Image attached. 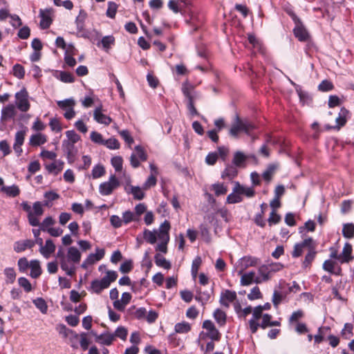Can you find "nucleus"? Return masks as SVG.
<instances>
[{
	"label": "nucleus",
	"instance_id": "obj_31",
	"mask_svg": "<svg viewBox=\"0 0 354 354\" xmlns=\"http://www.w3.org/2000/svg\"><path fill=\"white\" fill-rule=\"evenodd\" d=\"M87 18V13L85 10L81 9L77 16L75 23L78 32H82L84 29V22Z\"/></svg>",
	"mask_w": 354,
	"mask_h": 354
},
{
	"label": "nucleus",
	"instance_id": "obj_4",
	"mask_svg": "<svg viewBox=\"0 0 354 354\" xmlns=\"http://www.w3.org/2000/svg\"><path fill=\"white\" fill-rule=\"evenodd\" d=\"M289 15L295 24L293 29L295 37H297L300 41H306L308 38V33L304 28L301 21L295 13L289 12Z\"/></svg>",
	"mask_w": 354,
	"mask_h": 354
},
{
	"label": "nucleus",
	"instance_id": "obj_14",
	"mask_svg": "<svg viewBox=\"0 0 354 354\" xmlns=\"http://www.w3.org/2000/svg\"><path fill=\"white\" fill-rule=\"evenodd\" d=\"M259 262V259L254 257L245 256L242 257L239 262V267L240 268L239 272V274L249 267L256 266Z\"/></svg>",
	"mask_w": 354,
	"mask_h": 354
},
{
	"label": "nucleus",
	"instance_id": "obj_13",
	"mask_svg": "<svg viewBox=\"0 0 354 354\" xmlns=\"http://www.w3.org/2000/svg\"><path fill=\"white\" fill-rule=\"evenodd\" d=\"M62 149H63L64 153L66 156L68 162L70 163L73 162L75 160V156L77 153V149L75 146V143L63 140Z\"/></svg>",
	"mask_w": 354,
	"mask_h": 354
},
{
	"label": "nucleus",
	"instance_id": "obj_9",
	"mask_svg": "<svg viewBox=\"0 0 354 354\" xmlns=\"http://www.w3.org/2000/svg\"><path fill=\"white\" fill-rule=\"evenodd\" d=\"M95 251V253H91L83 261L81 265L82 268L86 269L88 266L94 264L104 257L105 254L104 249L96 248Z\"/></svg>",
	"mask_w": 354,
	"mask_h": 354
},
{
	"label": "nucleus",
	"instance_id": "obj_2",
	"mask_svg": "<svg viewBox=\"0 0 354 354\" xmlns=\"http://www.w3.org/2000/svg\"><path fill=\"white\" fill-rule=\"evenodd\" d=\"M255 128L256 126L252 122L248 119H241L236 115L230 129V134L234 138H237L241 132L250 136Z\"/></svg>",
	"mask_w": 354,
	"mask_h": 354
},
{
	"label": "nucleus",
	"instance_id": "obj_25",
	"mask_svg": "<svg viewBox=\"0 0 354 354\" xmlns=\"http://www.w3.org/2000/svg\"><path fill=\"white\" fill-rule=\"evenodd\" d=\"M170 229V223L168 221L165 220L160 226L158 233L159 240L169 241V231Z\"/></svg>",
	"mask_w": 354,
	"mask_h": 354
},
{
	"label": "nucleus",
	"instance_id": "obj_12",
	"mask_svg": "<svg viewBox=\"0 0 354 354\" xmlns=\"http://www.w3.org/2000/svg\"><path fill=\"white\" fill-rule=\"evenodd\" d=\"M252 318L249 320V326H250V329L252 332V333H255L259 327V324L258 323V320L263 317V311L261 310V308L259 307L258 306H256L253 310H252Z\"/></svg>",
	"mask_w": 354,
	"mask_h": 354
},
{
	"label": "nucleus",
	"instance_id": "obj_50",
	"mask_svg": "<svg viewBox=\"0 0 354 354\" xmlns=\"http://www.w3.org/2000/svg\"><path fill=\"white\" fill-rule=\"evenodd\" d=\"M55 223V221L52 216H48L44 219L42 223L40 224V228L44 232H47L48 229L51 228Z\"/></svg>",
	"mask_w": 354,
	"mask_h": 354
},
{
	"label": "nucleus",
	"instance_id": "obj_58",
	"mask_svg": "<svg viewBox=\"0 0 354 354\" xmlns=\"http://www.w3.org/2000/svg\"><path fill=\"white\" fill-rule=\"evenodd\" d=\"M135 151L136 152V155L141 161H145L147 159V155L144 149V148L140 145H137L134 148Z\"/></svg>",
	"mask_w": 354,
	"mask_h": 354
},
{
	"label": "nucleus",
	"instance_id": "obj_38",
	"mask_svg": "<svg viewBox=\"0 0 354 354\" xmlns=\"http://www.w3.org/2000/svg\"><path fill=\"white\" fill-rule=\"evenodd\" d=\"M1 191L10 197H16L20 194V189L16 185L12 186H3Z\"/></svg>",
	"mask_w": 354,
	"mask_h": 354
},
{
	"label": "nucleus",
	"instance_id": "obj_5",
	"mask_svg": "<svg viewBox=\"0 0 354 354\" xmlns=\"http://www.w3.org/2000/svg\"><path fill=\"white\" fill-rule=\"evenodd\" d=\"M81 257V252L75 247L72 246L68 248L66 254V259L68 260L67 264L68 267L73 268V270L70 274H66L67 275L72 277L75 274L76 270L75 264L80 261Z\"/></svg>",
	"mask_w": 354,
	"mask_h": 354
},
{
	"label": "nucleus",
	"instance_id": "obj_10",
	"mask_svg": "<svg viewBox=\"0 0 354 354\" xmlns=\"http://www.w3.org/2000/svg\"><path fill=\"white\" fill-rule=\"evenodd\" d=\"M203 328L207 330V335L212 341L220 340L221 333L211 320H205L203 323Z\"/></svg>",
	"mask_w": 354,
	"mask_h": 354
},
{
	"label": "nucleus",
	"instance_id": "obj_24",
	"mask_svg": "<svg viewBox=\"0 0 354 354\" xmlns=\"http://www.w3.org/2000/svg\"><path fill=\"white\" fill-rule=\"evenodd\" d=\"M237 167L235 166L233 163L227 164L222 172L221 178L225 179L227 178L228 180H232L235 178L238 174Z\"/></svg>",
	"mask_w": 354,
	"mask_h": 354
},
{
	"label": "nucleus",
	"instance_id": "obj_19",
	"mask_svg": "<svg viewBox=\"0 0 354 354\" xmlns=\"http://www.w3.org/2000/svg\"><path fill=\"white\" fill-rule=\"evenodd\" d=\"M56 249L55 245L51 239L46 241L45 245L39 248V252L45 259H48Z\"/></svg>",
	"mask_w": 354,
	"mask_h": 354
},
{
	"label": "nucleus",
	"instance_id": "obj_57",
	"mask_svg": "<svg viewBox=\"0 0 354 354\" xmlns=\"http://www.w3.org/2000/svg\"><path fill=\"white\" fill-rule=\"evenodd\" d=\"M203 22L202 17L192 14L190 17L189 23L194 27V30H196Z\"/></svg>",
	"mask_w": 354,
	"mask_h": 354
},
{
	"label": "nucleus",
	"instance_id": "obj_49",
	"mask_svg": "<svg viewBox=\"0 0 354 354\" xmlns=\"http://www.w3.org/2000/svg\"><path fill=\"white\" fill-rule=\"evenodd\" d=\"M111 162L115 171L120 172L122 171L123 160L121 156L113 157Z\"/></svg>",
	"mask_w": 354,
	"mask_h": 354
},
{
	"label": "nucleus",
	"instance_id": "obj_40",
	"mask_svg": "<svg viewBox=\"0 0 354 354\" xmlns=\"http://www.w3.org/2000/svg\"><path fill=\"white\" fill-rule=\"evenodd\" d=\"M106 174L104 167L102 164H97L93 167L91 177L93 179H97L102 177Z\"/></svg>",
	"mask_w": 354,
	"mask_h": 354
},
{
	"label": "nucleus",
	"instance_id": "obj_43",
	"mask_svg": "<svg viewBox=\"0 0 354 354\" xmlns=\"http://www.w3.org/2000/svg\"><path fill=\"white\" fill-rule=\"evenodd\" d=\"M6 283H13L16 279V272L13 268H6L3 270Z\"/></svg>",
	"mask_w": 354,
	"mask_h": 354
},
{
	"label": "nucleus",
	"instance_id": "obj_60",
	"mask_svg": "<svg viewBox=\"0 0 354 354\" xmlns=\"http://www.w3.org/2000/svg\"><path fill=\"white\" fill-rule=\"evenodd\" d=\"M262 295L260 291V289L258 286H255L252 288L250 290V292L248 295V298L250 300H254L257 299H260Z\"/></svg>",
	"mask_w": 354,
	"mask_h": 354
},
{
	"label": "nucleus",
	"instance_id": "obj_61",
	"mask_svg": "<svg viewBox=\"0 0 354 354\" xmlns=\"http://www.w3.org/2000/svg\"><path fill=\"white\" fill-rule=\"evenodd\" d=\"M118 277V273L113 270H109L106 272V275L103 277L102 279H105L106 282L109 283V286H110L111 283L116 280Z\"/></svg>",
	"mask_w": 354,
	"mask_h": 354
},
{
	"label": "nucleus",
	"instance_id": "obj_23",
	"mask_svg": "<svg viewBox=\"0 0 354 354\" xmlns=\"http://www.w3.org/2000/svg\"><path fill=\"white\" fill-rule=\"evenodd\" d=\"M248 156L242 151H237L234 153L232 163L239 168L245 167Z\"/></svg>",
	"mask_w": 354,
	"mask_h": 354
},
{
	"label": "nucleus",
	"instance_id": "obj_39",
	"mask_svg": "<svg viewBox=\"0 0 354 354\" xmlns=\"http://www.w3.org/2000/svg\"><path fill=\"white\" fill-rule=\"evenodd\" d=\"M154 260L156 266L165 269L169 270L171 268V263L162 255L157 253L154 256Z\"/></svg>",
	"mask_w": 354,
	"mask_h": 354
},
{
	"label": "nucleus",
	"instance_id": "obj_47",
	"mask_svg": "<svg viewBox=\"0 0 354 354\" xmlns=\"http://www.w3.org/2000/svg\"><path fill=\"white\" fill-rule=\"evenodd\" d=\"M174 329L177 333H187L191 330V325L188 322H183L177 323Z\"/></svg>",
	"mask_w": 354,
	"mask_h": 354
},
{
	"label": "nucleus",
	"instance_id": "obj_20",
	"mask_svg": "<svg viewBox=\"0 0 354 354\" xmlns=\"http://www.w3.org/2000/svg\"><path fill=\"white\" fill-rule=\"evenodd\" d=\"M212 293V289L209 290H202L198 289L196 291L195 299L201 304L202 306H205L210 299Z\"/></svg>",
	"mask_w": 354,
	"mask_h": 354
},
{
	"label": "nucleus",
	"instance_id": "obj_29",
	"mask_svg": "<svg viewBox=\"0 0 354 354\" xmlns=\"http://www.w3.org/2000/svg\"><path fill=\"white\" fill-rule=\"evenodd\" d=\"M352 245L348 243H346L339 257V259H341V263H348L352 259Z\"/></svg>",
	"mask_w": 354,
	"mask_h": 354
},
{
	"label": "nucleus",
	"instance_id": "obj_37",
	"mask_svg": "<svg viewBox=\"0 0 354 354\" xmlns=\"http://www.w3.org/2000/svg\"><path fill=\"white\" fill-rule=\"evenodd\" d=\"M114 335L113 334L104 333L96 336V341L103 345L109 346L113 343Z\"/></svg>",
	"mask_w": 354,
	"mask_h": 354
},
{
	"label": "nucleus",
	"instance_id": "obj_33",
	"mask_svg": "<svg viewBox=\"0 0 354 354\" xmlns=\"http://www.w3.org/2000/svg\"><path fill=\"white\" fill-rule=\"evenodd\" d=\"M213 317L219 326H224L225 325L227 315L224 311L220 308H216L214 311Z\"/></svg>",
	"mask_w": 354,
	"mask_h": 354
},
{
	"label": "nucleus",
	"instance_id": "obj_55",
	"mask_svg": "<svg viewBox=\"0 0 354 354\" xmlns=\"http://www.w3.org/2000/svg\"><path fill=\"white\" fill-rule=\"evenodd\" d=\"M134 210L133 213L139 221L140 216L147 212V205L145 203H139L135 206Z\"/></svg>",
	"mask_w": 354,
	"mask_h": 354
},
{
	"label": "nucleus",
	"instance_id": "obj_53",
	"mask_svg": "<svg viewBox=\"0 0 354 354\" xmlns=\"http://www.w3.org/2000/svg\"><path fill=\"white\" fill-rule=\"evenodd\" d=\"M67 139L64 141L76 143L80 140V136L73 130H69L66 132Z\"/></svg>",
	"mask_w": 354,
	"mask_h": 354
},
{
	"label": "nucleus",
	"instance_id": "obj_27",
	"mask_svg": "<svg viewBox=\"0 0 354 354\" xmlns=\"http://www.w3.org/2000/svg\"><path fill=\"white\" fill-rule=\"evenodd\" d=\"M257 279L256 273L254 271H250L241 275L240 283L241 286H247L252 283H256V279Z\"/></svg>",
	"mask_w": 354,
	"mask_h": 354
},
{
	"label": "nucleus",
	"instance_id": "obj_17",
	"mask_svg": "<svg viewBox=\"0 0 354 354\" xmlns=\"http://www.w3.org/2000/svg\"><path fill=\"white\" fill-rule=\"evenodd\" d=\"M52 9H46L39 10V17L41 18L40 20V27L41 29H47L50 27L52 24Z\"/></svg>",
	"mask_w": 354,
	"mask_h": 354
},
{
	"label": "nucleus",
	"instance_id": "obj_22",
	"mask_svg": "<svg viewBox=\"0 0 354 354\" xmlns=\"http://www.w3.org/2000/svg\"><path fill=\"white\" fill-rule=\"evenodd\" d=\"M35 245V242L30 239L19 241L14 244V250L19 253L24 251L27 248H32Z\"/></svg>",
	"mask_w": 354,
	"mask_h": 354
},
{
	"label": "nucleus",
	"instance_id": "obj_7",
	"mask_svg": "<svg viewBox=\"0 0 354 354\" xmlns=\"http://www.w3.org/2000/svg\"><path fill=\"white\" fill-rule=\"evenodd\" d=\"M57 106L63 111H64V116L66 120H71L75 115L74 106L75 101L73 98L65 99L64 100H59L57 102Z\"/></svg>",
	"mask_w": 354,
	"mask_h": 354
},
{
	"label": "nucleus",
	"instance_id": "obj_26",
	"mask_svg": "<svg viewBox=\"0 0 354 354\" xmlns=\"http://www.w3.org/2000/svg\"><path fill=\"white\" fill-rule=\"evenodd\" d=\"M15 115V106L9 104L2 109L1 118L2 120L6 121L14 118Z\"/></svg>",
	"mask_w": 354,
	"mask_h": 354
},
{
	"label": "nucleus",
	"instance_id": "obj_1",
	"mask_svg": "<svg viewBox=\"0 0 354 354\" xmlns=\"http://www.w3.org/2000/svg\"><path fill=\"white\" fill-rule=\"evenodd\" d=\"M254 194L255 191L252 187H246L236 181L234 183L232 192L227 196L226 203L228 204L239 203L243 201V195L248 198H252Z\"/></svg>",
	"mask_w": 354,
	"mask_h": 354
},
{
	"label": "nucleus",
	"instance_id": "obj_45",
	"mask_svg": "<svg viewBox=\"0 0 354 354\" xmlns=\"http://www.w3.org/2000/svg\"><path fill=\"white\" fill-rule=\"evenodd\" d=\"M342 234L346 239H352L354 236V224H344L342 228Z\"/></svg>",
	"mask_w": 354,
	"mask_h": 354
},
{
	"label": "nucleus",
	"instance_id": "obj_59",
	"mask_svg": "<svg viewBox=\"0 0 354 354\" xmlns=\"http://www.w3.org/2000/svg\"><path fill=\"white\" fill-rule=\"evenodd\" d=\"M315 229V223L313 221L308 220L304 226L299 228V233H302L304 230L307 232H313Z\"/></svg>",
	"mask_w": 354,
	"mask_h": 354
},
{
	"label": "nucleus",
	"instance_id": "obj_62",
	"mask_svg": "<svg viewBox=\"0 0 354 354\" xmlns=\"http://www.w3.org/2000/svg\"><path fill=\"white\" fill-rule=\"evenodd\" d=\"M201 262H202V260L200 257H197L193 260L191 270H192V274L194 276V277H196V276L198 273L199 267L201 264Z\"/></svg>",
	"mask_w": 354,
	"mask_h": 354
},
{
	"label": "nucleus",
	"instance_id": "obj_48",
	"mask_svg": "<svg viewBox=\"0 0 354 354\" xmlns=\"http://www.w3.org/2000/svg\"><path fill=\"white\" fill-rule=\"evenodd\" d=\"M57 78L65 83H72L75 81L73 75L66 71H60Z\"/></svg>",
	"mask_w": 354,
	"mask_h": 354
},
{
	"label": "nucleus",
	"instance_id": "obj_35",
	"mask_svg": "<svg viewBox=\"0 0 354 354\" xmlns=\"http://www.w3.org/2000/svg\"><path fill=\"white\" fill-rule=\"evenodd\" d=\"M210 189L214 192L216 196H219L227 192V186L222 183H216L212 185Z\"/></svg>",
	"mask_w": 354,
	"mask_h": 354
},
{
	"label": "nucleus",
	"instance_id": "obj_28",
	"mask_svg": "<svg viewBox=\"0 0 354 354\" xmlns=\"http://www.w3.org/2000/svg\"><path fill=\"white\" fill-rule=\"evenodd\" d=\"M55 161L50 164L46 165L45 167L49 173L57 175L64 167V162L60 160H54Z\"/></svg>",
	"mask_w": 354,
	"mask_h": 354
},
{
	"label": "nucleus",
	"instance_id": "obj_41",
	"mask_svg": "<svg viewBox=\"0 0 354 354\" xmlns=\"http://www.w3.org/2000/svg\"><path fill=\"white\" fill-rule=\"evenodd\" d=\"M349 111L344 107H342L339 113L338 117L336 118V122L339 127L344 126L348 119Z\"/></svg>",
	"mask_w": 354,
	"mask_h": 354
},
{
	"label": "nucleus",
	"instance_id": "obj_64",
	"mask_svg": "<svg viewBox=\"0 0 354 354\" xmlns=\"http://www.w3.org/2000/svg\"><path fill=\"white\" fill-rule=\"evenodd\" d=\"M19 270L21 272H25L30 266V262L26 257L20 258L17 261Z\"/></svg>",
	"mask_w": 354,
	"mask_h": 354
},
{
	"label": "nucleus",
	"instance_id": "obj_8",
	"mask_svg": "<svg viewBox=\"0 0 354 354\" xmlns=\"http://www.w3.org/2000/svg\"><path fill=\"white\" fill-rule=\"evenodd\" d=\"M237 298L236 292L230 290H224L221 292L219 303L220 304L228 308L230 306V304L234 302Z\"/></svg>",
	"mask_w": 354,
	"mask_h": 354
},
{
	"label": "nucleus",
	"instance_id": "obj_30",
	"mask_svg": "<svg viewBox=\"0 0 354 354\" xmlns=\"http://www.w3.org/2000/svg\"><path fill=\"white\" fill-rule=\"evenodd\" d=\"M47 141V137L41 133L33 134L30 136L29 144L31 146L37 147L44 145Z\"/></svg>",
	"mask_w": 354,
	"mask_h": 354
},
{
	"label": "nucleus",
	"instance_id": "obj_42",
	"mask_svg": "<svg viewBox=\"0 0 354 354\" xmlns=\"http://www.w3.org/2000/svg\"><path fill=\"white\" fill-rule=\"evenodd\" d=\"M130 191L126 189L127 193H130L133 196V198L137 200H142L145 197V193L142 189L138 186H130Z\"/></svg>",
	"mask_w": 354,
	"mask_h": 354
},
{
	"label": "nucleus",
	"instance_id": "obj_18",
	"mask_svg": "<svg viewBox=\"0 0 354 354\" xmlns=\"http://www.w3.org/2000/svg\"><path fill=\"white\" fill-rule=\"evenodd\" d=\"M56 258L59 259L60 267L63 271L65 272L66 274H70L73 270L71 267H68L66 259V255L64 254V252L62 248H59L56 254Z\"/></svg>",
	"mask_w": 354,
	"mask_h": 354
},
{
	"label": "nucleus",
	"instance_id": "obj_16",
	"mask_svg": "<svg viewBox=\"0 0 354 354\" xmlns=\"http://www.w3.org/2000/svg\"><path fill=\"white\" fill-rule=\"evenodd\" d=\"M93 118L97 123L106 126L112 122L111 118L102 113V106H97L94 109Z\"/></svg>",
	"mask_w": 354,
	"mask_h": 354
},
{
	"label": "nucleus",
	"instance_id": "obj_32",
	"mask_svg": "<svg viewBox=\"0 0 354 354\" xmlns=\"http://www.w3.org/2000/svg\"><path fill=\"white\" fill-rule=\"evenodd\" d=\"M30 277L36 279L39 277L41 274V268L40 266V263L38 260H31L30 261Z\"/></svg>",
	"mask_w": 354,
	"mask_h": 354
},
{
	"label": "nucleus",
	"instance_id": "obj_34",
	"mask_svg": "<svg viewBox=\"0 0 354 354\" xmlns=\"http://www.w3.org/2000/svg\"><path fill=\"white\" fill-rule=\"evenodd\" d=\"M315 255V244L314 243L312 246H310V248L308 250V253L306 254L305 259L303 261V266L304 268L308 267L314 260Z\"/></svg>",
	"mask_w": 354,
	"mask_h": 354
},
{
	"label": "nucleus",
	"instance_id": "obj_54",
	"mask_svg": "<svg viewBox=\"0 0 354 354\" xmlns=\"http://www.w3.org/2000/svg\"><path fill=\"white\" fill-rule=\"evenodd\" d=\"M102 145L106 146L110 149H118L120 148V142L115 138H111L108 140H104Z\"/></svg>",
	"mask_w": 354,
	"mask_h": 354
},
{
	"label": "nucleus",
	"instance_id": "obj_63",
	"mask_svg": "<svg viewBox=\"0 0 354 354\" xmlns=\"http://www.w3.org/2000/svg\"><path fill=\"white\" fill-rule=\"evenodd\" d=\"M18 283L19 286L24 288V290L27 292L31 291L32 286L30 281L26 277H19L18 279Z\"/></svg>",
	"mask_w": 354,
	"mask_h": 354
},
{
	"label": "nucleus",
	"instance_id": "obj_52",
	"mask_svg": "<svg viewBox=\"0 0 354 354\" xmlns=\"http://www.w3.org/2000/svg\"><path fill=\"white\" fill-rule=\"evenodd\" d=\"M118 10V5L113 1L108 3V8L106 10V16L109 18L113 19L115 17V14Z\"/></svg>",
	"mask_w": 354,
	"mask_h": 354
},
{
	"label": "nucleus",
	"instance_id": "obj_11",
	"mask_svg": "<svg viewBox=\"0 0 354 354\" xmlns=\"http://www.w3.org/2000/svg\"><path fill=\"white\" fill-rule=\"evenodd\" d=\"M314 241L312 238L308 237L305 239L303 241L299 243H296L294 246V249L292 252V256L294 258L299 257L304 252V248H307L308 250L310 248V246H312L314 244Z\"/></svg>",
	"mask_w": 354,
	"mask_h": 354
},
{
	"label": "nucleus",
	"instance_id": "obj_36",
	"mask_svg": "<svg viewBox=\"0 0 354 354\" xmlns=\"http://www.w3.org/2000/svg\"><path fill=\"white\" fill-rule=\"evenodd\" d=\"M144 240L150 244H154L156 242L158 237V233L156 230L151 231L147 229H145L143 231Z\"/></svg>",
	"mask_w": 354,
	"mask_h": 354
},
{
	"label": "nucleus",
	"instance_id": "obj_56",
	"mask_svg": "<svg viewBox=\"0 0 354 354\" xmlns=\"http://www.w3.org/2000/svg\"><path fill=\"white\" fill-rule=\"evenodd\" d=\"M34 304L35 306L39 309V310L42 313H46L47 312L48 306L46 305V303L45 300L42 298H37L33 301Z\"/></svg>",
	"mask_w": 354,
	"mask_h": 354
},
{
	"label": "nucleus",
	"instance_id": "obj_21",
	"mask_svg": "<svg viewBox=\"0 0 354 354\" xmlns=\"http://www.w3.org/2000/svg\"><path fill=\"white\" fill-rule=\"evenodd\" d=\"M258 274L259 275H257L258 279H256V283H261L263 281H266L271 277V274L267 265L261 266L258 269Z\"/></svg>",
	"mask_w": 354,
	"mask_h": 354
},
{
	"label": "nucleus",
	"instance_id": "obj_6",
	"mask_svg": "<svg viewBox=\"0 0 354 354\" xmlns=\"http://www.w3.org/2000/svg\"><path fill=\"white\" fill-rule=\"evenodd\" d=\"M15 97L16 106L19 111L26 112L30 109V104L28 100L29 95L25 88H23L19 92H17Z\"/></svg>",
	"mask_w": 354,
	"mask_h": 354
},
{
	"label": "nucleus",
	"instance_id": "obj_51",
	"mask_svg": "<svg viewBox=\"0 0 354 354\" xmlns=\"http://www.w3.org/2000/svg\"><path fill=\"white\" fill-rule=\"evenodd\" d=\"M13 75L18 79H23L25 75L24 68L19 64H16L12 68Z\"/></svg>",
	"mask_w": 354,
	"mask_h": 354
},
{
	"label": "nucleus",
	"instance_id": "obj_3",
	"mask_svg": "<svg viewBox=\"0 0 354 354\" xmlns=\"http://www.w3.org/2000/svg\"><path fill=\"white\" fill-rule=\"evenodd\" d=\"M120 185L115 175H111L109 180L102 183L99 186V192L102 196L111 195Z\"/></svg>",
	"mask_w": 354,
	"mask_h": 354
},
{
	"label": "nucleus",
	"instance_id": "obj_46",
	"mask_svg": "<svg viewBox=\"0 0 354 354\" xmlns=\"http://www.w3.org/2000/svg\"><path fill=\"white\" fill-rule=\"evenodd\" d=\"M102 48L106 51L115 44V38L113 35L104 36L102 38L100 41Z\"/></svg>",
	"mask_w": 354,
	"mask_h": 354
},
{
	"label": "nucleus",
	"instance_id": "obj_15",
	"mask_svg": "<svg viewBox=\"0 0 354 354\" xmlns=\"http://www.w3.org/2000/svg\"><path fill=\"white\" fill-rule=\"evenodd\" d=\"M109 287V283L105 279H95L91 281L88 290L91 293L100 294Z\"/></svg>",
	"mask_w": 354,
	"mask_h": 354
},
{
	"label": "nucleus",
	"instance_id": "obj_44",
	"mask_svg": "<svg viewBox=\"0 0 354 354\" xmlns=\"http://www.w3.org/2000/svg\"><path fill=\"white\" fill-rule=\"evenodd\" d=\"M122 219L124 224L127 225L131 222H138L133 212L127 210L122 213Z\"/></svg>",
	"mask_w": 354,
	"mask_h": 354
}]
</instances>
